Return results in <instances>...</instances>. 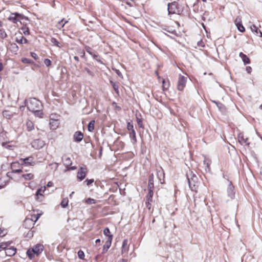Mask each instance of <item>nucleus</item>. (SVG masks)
<instances>
[{"mask_svg":"<svg viewBox=\"0 0 262 262\" xmlns=\"http://www.w3.org/2000/svg\"><path fill=\"white\" fill-rule=\"evenodd\" d=\"M28 109L33 113L35 116L42 118L43 115L41 102L35 98H31L26 101Z\"/></svg>","mask_w":262,"mask_h":262,"instance_id":"f257e3e1","label":"nucleus"},{"mask_svg":"<svg viewBox=\"0 0 262 262\" xmlns=\"http://www.w3.org/2000/svg\"><path fill=\"white\" fill-rule=\"evenodd\" d=\"M186 176L190 189L192 191H196V188L198 186V177L191 170L187 172Z\"/></svg>","mask_w":262,"mask_h":262,"instance_id":"f03ea898","label":"nucleus"},{"mask_svg":"<svg viewBox=\"0 0 262 262\" xmlns=\"http://www.w3.org/2000/svg\"><path fill=\"white\" fill-rule=\"evenodd\" d=\"M8 19L13 23L17 24L19 22L20 24L24 25V22H22V20L26 19V17L23 14L15 12L11 13Z\"/></svg>","mask_w":262,"mask_h":262,"instance_id":"7ed1b4c3","label":"nucleus"},{"mask_svg":"<svg viewBox=\"0 0 262 262\" xmlns=\"http://www.w3.org/2000/svg\"><path fill=\"white\" fill-rule=\"evenodd\" d=\"M187 78L184 76L180 75L178 81L177 89L179 91H182L186 85Z\"/></svg>","mask_w":262,"mask_h":262,"instance_id":"20e7f679","label":"nucleus"},{"mask_svg":"<svg viewBox=\"0 0 262 262\" xmlns=\"http://www.w3.org/2000/svg\"><path fill=\"white\" fill-rule=\"evenodd\" d=\"M32 147L35 149H40L45 145L44 141L41 139H36L31 143Z\"/></svg>","mask_w":262,"mask_h":262,"instance_id":"39448f33","label":"nucleus"},{"mask_svg":"<svg viewBox=\"0 0 262 262\" xmlns=\"http://www.w3.org/2000/svg\"><path fill=\"white\" fill-rule=\"evenodd\" d=\"M87 172L86 167H80L77 173V179L79 181L83 180L86 176V173Z\"/></svg>","mask_w":262,"mask_h":262,"instance_id":"423d86ee","label":"nucleus"},{"mask_svg":"<svg viewBox=\"0 0 262 262\" xmlns=\"http://www.w3.org/2000/svg\"><path fill=\"white\" fill-rule=\"evenodd\" d=\"M178 4L176 2H173L168 5V11L169 14L177 13L178 11Z\"/></svg>","mask_w":262,"mask_h":262,"instance_id":"0eeeda50","label":"nucleus"},{"mask_svg":"<svg viewBox=\"0 0 262 262\" xmlns=\"http://www.w3.org/2000/svg\"><path fill=\"white\" fill-rule=\"evenodd\" d=\"M227 192L228 196L231 199H233L235 196V190L234 187L232 185L231 182H229V184L227 187Z\"/></svg>","mask_w":262,"mask_h":262,"instance_id":"6e6552de","label":"nucleus"},{"mask_svg":"<svg viewBox=\"0 0 262 262\" xmlns=\"http://www.w3.org/2000/svg\"><path fill=\"white\" fill-rule=\"evenodd\" d=\"M20 160L23 161L22 164H24L26 166H34L35 164V162L34 161V158L32 157L21 159Z\"/></svg>","mask_w":262,"mask_h":262,"instance_id":"1a4fd4ad","label":"nucleus"},{"mask_svg":"<svg viewBox=\"0 0 262 262\" xmlns=\"http://www.w3.org/2000/svg\"><path fill=\"white\" fill-rule=\"evenodd\" d=\"M5 254L7 256L11 257L15 254L16 253V249L14 247H7L5 249Z\"/></svg>","mask_w":262,"mask_h":262,"instance_id":"9d476101","label":"nucleus"},{"mask_svg":"<svg viewBox=\"0 0 262 262\" xmlns=\"http://www.w3.org/2000/svg\"><path fill=\"white\" fill-rule=\"evenodd\" d=\"M238 140L239 143L242 145H249V142H248V139L247 137H245L243 134L240 133L238 135Z\"/></svg>","mask_w":262,"mask_h":262,"instance_id":"9b49d317","label":"nucleus"},{"mask_svg":"<svg viewBox=\"0 0 262 262\" xmlns=\"http://www.w3.org/2000/svg\"><path fill=\"white\" fill-rule=\"evenodd\" d=\"M19 167V164L17 162H13L11 165V167L12 170V172L15 173H20L21 172H22V170L21 168H17Z\"/></svg>","mask_w":262,"mask_h":262,"instance_id":"f8f14e48","label":"nucleus"},{"mask_svg":"<svg viewBox=\"0 0 262 262\" xmlns=\"http://www.w3.org/2000/svg\"><path fill=\"white\" fill-rule=\"evenodd\" d=\"M129 249V245L128 244V240L124 239L122 242V245L121 247V253L123 254L127 253Z\"/></svg>","mask_w":262,"mask_h":262,"instance_id":"ddd939ff","label":"nucleus"},{"mask_svg":"<svg viewBox=\"0 0 262 262\" xmlns=\"http://www.w3.org/2000/svg\"><path fill=\"white\" fill-rule=\"evenodd\" d=\"M59 123L58 120L50 119L49 125L51 129H56L59 126Z\"/></svg>","mask_w":262,"mask_h":262,"instance_id":"4468645a","label":"nucleus"},{"mask_svg":"<svg viewBox=\"0 0 262 262\" xmlns=\"http://www.w3.org/2000/svg\"><path fill=\"white\" fill-rule=\"evenodd\" d=\"M83 138V134L80 132L77 131L74 134V139L76 142H79L82 141Z\"/></svg>","mask_w":262,"mask_h":262,"instance_id":"2eb2a0df","label":"nucleus"},{"mask_svg":"<svg viewBox=\"0 0 262 262\" xmlns=\"http://www.w3.org/2000/svg\"><path fill=\"white\" fill-rule=\"evenodd\" d=\"M32 249H33V251H34V252L37 255H38L39 254L41 253L42 252V251H43V246L42 245H41V244H37Z\"/></svg>","mask_w":262,"mask_h":262,"instance_id":"dca6fc26","label":"nucleus"},{"mask_svg":"<svg viewBox=\"0 0 262 262\" xmlns=\"http://www.w3.org/2000/svg\"><path fill=\"white\" fill-rule=\"evenodd\" d=\"M154 187V174L152 173L150 174L148 179V190H152Z\"/></svg>","mask_w":262,"mask_h":262,"instance_id":"f3484780","label":"nucleus"},{"mask_svg":"<svg viewBox=\"0 0 262 262\" xmlns=\"http://www.w3.org/2000/svg\"><path fill=\"white\" fill-rule=\"evenodd\" d=\"M62 160L63 163L64 165L66 167H68L72 164V161L71 158L67 157L66 156H64L62 158Z\"/></svg>","mask_w":262,"mask_h":262,"instance_id":"a211bd4d","label":"nucleus"},{"mask_svg":"<svg viewBox=\"0 0 262 262\" xmlns=\"http://www.w3.org/2000/svg\"><path fill=\"white\" fill-rule=\"evenodd\" d=\"M239 57L242 59L243 61L245 64H249L250 62V59L247 57V55L244 54L243 53L241 52L239 55Z\"/></svg>","mask_w":262,"mask_h":262,"instance_id":"6ab92c4d","label":"nucleus"},{"mask_svg":"<svg viewBox=\"0 0 262 262\" xmlns=\"http://www.w3.org/2000/svg\"><path fill=\"white\" fill-rule=\"evenodd\" d=\"M112 241V236H111L109 239H107V241L105 242V245L103 246V252L107 251V250L110 248L111 245Z\"/></svg>","mask_w":262,"mask_h":262,"instance_id":"aec40b11","label":"nucleus"},{"mask_svg":"<svg viewBox=\"0 0 262 262\" xmlns=\"http://www.w3.org/2000/svg\"><path fill=\"white\" fill-rule=\"evenodd\" d=\"M251 30L255 33V34L257 35H258V33H259V36L262 37V32L258 30V28L255 25H252L250 27Z\"/></svg>","mask_w":262,"mask_h":262,"instance_id":"412c9836","label":"nucleus"},{"mask_svg":"<svg viewBox=\"0 0 262 262\" xmlns=\"http://www.w3.org/2000/svg\"><path fill=\"white\" fill-rule=\"evenodd\" d=\"M68 22V20H66L64 18L62 19L60 21H59L58 22L57 25H56V27L59 29H61L66 24H67Z\"/></svg>","mask_w":262,"mask_h":262,"instance_id":"4be33fe9","label":"nucleus"},{"mask_svg":"<svg viewBox=\"0 0 262 262\" xmlns=\"http://www.w3.org/2000/svg\"><path fill=\"white\" fill-rule=\"evenodd\" d=\"M15 41L20 44L27 43L28 42V40L24 36H20L19 38L17 37Z\"/></svg>","mask_w":262,"mask_h":262,"instance_id":"5701e85b","label":"nucleus"},{"mask_svg":"<svg viewBox=\"0 0 262 262\" xmlns=\"http://www.w3.org/2000/svg\"><path fill=\"white\" fill-rule=\"evenodd\" d=\"M211 161L210 159L206 158V157L204 158V164L206 166V170H207V169L208 170H210V165L211 164Z\"/></svg>","mask_w":262,"mask_h":262,"instance_id":"b1692460","label":"nucleus"},{"mask_svg":"<svg viewBox=\"0 0 262 262\" xmlns=\"http://www.w3.org/2000/svg\"><path fill=\"white\" fill-rule=\"evenodd\" d=\"M36 254L33 251V249H29L27 251V254L28 257L32 259L34 257V254Z\"/></svg>","mask_w":262,"mask_h":262,"instance_id":"393cba45","label":"nucleus"},{"mask_svg":"<svg viewBox=\"0 0 262 262\" xmlns=\"http://www.w3.org/2000/svg\"><path fill=\"white\" fill-rule=\"evenodd\" d=\"M153 190H148V192L146 196V202H152L153 196Z\"/></svg>","mask_w":262,"mask_h":262,"instance_id":"a878e982","label":"nucleus"},{"mask_svg":"<svg viewBox=\"0 0 262 262\" xmlns=\"http://www.w3.org/2000/svg\"><path fill=\"white\" fill-rule=\"evenodd\" d=\"M129 137L133 140L134 142H136L137 139L136 136V132L135 130L129 131Z\"/></svg>","mask_w":262,"mask_h":262,"instance_id":"bb28decb","label":"nucleus"},{"mask_svg":"<svg viewBox=\"0 0 262 262\" xmlns=\"http://www.w3.org/2000/svg\"><path fill=\"white\" fill-rule=\"evenodd\" d=\"M103 234L108 237V239L112 236V240L113 239V235L111 234L110 229L106 227L103 230Z\"/></svg>","mask_w":262,"mask_h":262,"instance_id":"cd10ccee","label":"nucleus"},{"mask_svg":"<svg viewBox=\"0 0 262 262\" xmlns=\"http://www.w3.org/2000/svg\"><path fill=\"white\" fill-rule=\"evenodd\" d=\"M95 121H91L88 124V130L90 132H92L94 129Z\"/></svg>","mask_w":262,"mask_h":262,"instance_id":"c85d7f7f","label":"nucleus"},{"mask_svg":"<svg viewBox=\"0 0 262 262\" xmlns=\"http://www.w3.org/2000/svg\"><path fill=\"white\" fill-rule=\"evenodd\" d=\"M26 125L29 131H31L34 129V125L32 122L28 121L27 122Z\"/></svg>","mask_w":262,"mask_h":262,"instance_id":"c756f323","label":"nucleus"},{"mask_svg":"<svg viewBox=\"0 0 262 262\" xmlns=\"http://www.w3.org/2000/svg\"><path fill=\"white\" fill-rule=\"evenodd\" d=\"M21 61L24 63H28V64H33L34 61L31 59L27 58H23L21 59Z\"/></svg>","mask_w":262,"mask_h":262,"instance_id":"7c9ffc66","label":"nucleus"},{"mask_svg":"<svg viewBox=\"0 0 262 262\" xmlns=\"http://www.w3.org/2000/svg\"><path fill=\"white\" fill-rule=\"evenodd\" d=\"M236 27L239 31L241 32H243L245 31V28L243 26V25L241 23V22L236 23Z\"/></svg>","mask_w":262,"mask_h":262,"instance_id":"2f4dec72","label":"nucleus"},{"mask_svg":"<svg viewBox=\"0 0 262 262\" xmlns=\"http://www.w3.org/2000/svg\"><path fill=\"white\" fill-rule=\"evenodd\" d=\"M157 176H158L160 181L161 182V183H163V182H161V180H162L161 178H163V179H164V173L163 171L162 170V171L159 170V171H157Z\"/></svg>","mask_w":262,"mask_h":262,"instance_id":"473e14b6","label":"nucleus"},{"mask_svg":"<svg viewBox=\"0 0 262 262\" xmlns=\"http://www.w3.org/2000/svg\"><path fill=\"white\" fill-rule=\"evenodd\" d=\"M23 177L25 179L27 180H31L33 178V174L30 173L27 174H24L23 175Z\"/></svg>","mask_w":262,"mask_h":262,"instance_id":"72a5a7b5","label":"nucleus"},{"mask_svg":"<svg viewBox=\"0 0 262 262\" xmlns=\"http://www.w3.org/2000/svg\"><path fill=\"white\" fill-rule=\"evenodd\" d=\"M68 199L67 198H64L61 202V206L62 208H66L68 205Z\"/></svg>","mask_w":262,"mask_h":262,"instance_id":"f704fd0d","label":"nucleus"},{"mask_svg":"<svg viewBox=\"0 0 262 262\" xmlns=\"http://www.w3.org/2000/svg\"><path fill=\"white\" fill-rule=\"evenodd\" d=\"M7 36V34L5 32V30L3 29H0V37L2 39H4L6 38Z\"/></svg>","mask_w":262,"mask_h":262,"instance_id":"c9c22d12","label":"nucleus"},{"mask_svg":"<svg viewBox=\"0 0 262 262\" xmlns=\"http://www.w3.org/2000/svg\"><path fill=\"white\" fill-rule=\"evenodd\" d=\"M46 189V187H44L43 189L42 188L38 189L36 192V195L38 197L39 195H42V193L44 192Z\"/></svg>","mask_w":262,"mask_h":262,"instance_id":"e433bc0d","label":"nucleus"},{"mask_svg":"<svg viewBox=\"0 0 262 262\" xmlns=\"http://www.w3.org/2000/svg\"><path fill=\"white\" fill-rule=\"evenodd\" d=\"M91 56L93 57L94 59L98 62H101L99 56L96 52L95 51Z\"/></svg>","mask_w":262,"mask_h":262,"instance_id":"4c0bfd02","label":"nucleus"},{"mask_svg":"<svg viewBox=\"0 0 262 262\" xmlns=\"http://www.w3.org/2000/svg\"><path fill=\"white\" fill-rule=\"evenodd\" d=\"M10 243L8 242L6 243H2L0 244V251L2 249H5L7 247H9Z\"/></svg>","mask_w":262,"mask_h":262,"instance_id":"58836bf2","label":"nucleus"},{"mask_svg":"<svg viewBox=\"0 0 262 262\" xmlns=\"http://www.w3.org/2000/svg\"><path fill=\"white\" fill-rule=\"evenodd\" d=\"M51 42L55 46L58 47H60V43L58 41V40L55 38H51Z\"/></svg>","mask_w":262,"mask_h":262,"instance_id":"ea45409f","label":"nucleus"},{"mask_svg":"<svg viewBox=\"0 0 262 262\" xmlns=\"http://www.w3.org/2000/svg\"><path fill=\"white\" fill-rule=\"evenodd\" d=\"M111 83H112L113 89L114 91L116 92L117 94H119V87L117 84H116L115 82H113L112 81H111Z\"/></svg>","mask_w":262,"mask_h":262,"instance_id":"a19ab883","label":"nucleus"},{"mask_svg":"<svg viewBox=\"0 0 262 262\" xmlns=\"http://www.w3.org/2000/svg\"><path fill=\"white\" fill-rule=\"evenodd\" d=\"M85 49L86 51L91 55H92L93 53L95 52V51H94L93 49L89 46H85Z\"/></svg>","mask_w":262,"mask_h":262,"instance_id":"79ce46f5","label":"nucleus"},{"mask_svg":"<svg viewBox=\"0 0 262 262\" xmlns=\"http://www.w3.org/2000/svg\"><path fill=\"white\" fill-rule=\"evenodd\" d=\"M3 116L5 117L10 119L12 116V115L10 114V112L8 111H5L3 112Z\"/></svg>","mask_w":262,"mask_h":262,"instance_id":"37998d69","label":"nucleus"},{"mask_svg":"<svg viewBox=\"0 0 262 262\" xmlns=\"http://www.w3.org/2000/svg\"><path fill=\"white\" fill-rule=\"evenodd\" d=\"M78 256L80 259H84L85 255H84L83 251L82 250H79L78 252Z\"/></svg>","mask_w":262,"mask_h":262,"instance_id":"c03bdc74","label":"nucleus"},{"mask_svg":"<svg viewBox=\"0 0 262 262\" xmlns=\"http://www.w3.org/2000/svg\"><path fill=\"white\" fill-rule=\"evenodd\" d=\"M85 202L88 204H95L96 201L95 200L92 198H88L86 200Z\"/></svg>","mask_w":262,"mask_h":262,"instance_id":"a18cd8bd","label":"nucleus"},{"mask_svg":"<svg viewBox=\"0 0 262 262\" xmlns=\"http://www.w3.org/2000/svg\"><path fill=\"white\" fill-rule=\"evenodd\" d=\"M127 128L129 131H132V130H135L134 129V126H133V123H130L129 122H127Z\"/></svg>","mask_w":262,"mask_h":262,"instance_id":"49530a36","label":"nucleus"},{"mask_svg":"<svg viewBox=\"0 0 262 262\" xmlns=\"http://www.w3.org/2000/svg\"><path fill=\"white\" fill-rule=\"evenodd\" d=\"M78 54L80 55L81 57H83L85 55V52L83 50H81L80 49H78L77 50Z\"/></svg>","mask_w":262,"mask_h":262,"instance_id":"de8ad7c7","label":"nucleus"},{"mask_svg":"<svg viewBox=\"0 0 262 262\" xmlns=\"http://www.w3.org/2000/svg\"><path fill=\"white\" fill-rule=\"evenodd\" d=\"M137 121L139 127L140 128H143V125L142 119L137 118Z\"/></svg>","mask_w":262,"mask_h":262,"instance_id":"09e8293b","label":"nucleus"},{"mask_svg":"<svg viewBox=\"0 0 262 262\" xmlns=\"http://www.w3.org/2000/svg\"><path fill=\"white\" fill-rule=\"evenodd\" d=\"M212 102L214 103H215L216 104V105L217 106V107L220 109V110H221V108L224 107V105L220 103V102H217V101H215V100H212Z\"/></svg>","mask_w":262,"mask_h":262,"instance_id":"8fccbe9b","label":"nucleus"},{"mask_svg":"<svg viewBox=\"0 0 262 262\" xmlns=\"http://www.w3.org/2000/svg\"><path fill=\"white\" fill-rule=\"evenodd\" d=\"M51 61L49 59H45L44 60V63L47 67H49L51 64Z\"/></svg>","mask_w":262,"mask_h":262,"instance_id":"3c124183","label":"nucleus"},{"mask_svg":"<svg viewBox=\"0 0 262 262\" xmlns=\"http://www.w3.org/2000/svg\"><path fill=\"white\" fill-rule=\"evenodd\" d=\"M94 181V179H86L84 182L86 183L88 186H89L90 185L92 184Z\"/></svg>","mask_w":262,"mask_h":262,"instance_id":"603ef678","label":"nucleus"},{"mask_svg":"<svg viewBox=\"0 0 262 262\" xmlns=\"http://www.w3.org/2000/svg\"><path fill=\"white\" fill-rule=\"evenodd\" d=\"M151 202H145L146 207L149 210H150L151 208Z\"/></svg>","mask_w":262,"mask_h":262,"instance_id":"864d4df0","label":"nucleus"},{"mask_svg":"<svg viewBox=\"0 0 262 262\" xmlns=\"http://www.w3.org/2000/svg\"><path fill=\"white\" fill-rule=\"evenodd\" d=\"M23 30H24V33L25 35H29V30L28 28H22L21 29Z\"/></svg>","mask_w":262,"mask_h":262,"instance_id":"5fc2aeb1","label":"nucleus"},{"mask_svg":"<svg viewBox=\"0 0 262 262\" xmlns=\"http://www.w3.org/2000/svg\"><path fill=\"white\" fill-rule=\"evenodd\" d=\"M31 56L32 57H33L35 60L38 59V56L35 53L31 52Z\"/></svg>","mask_w":262,"mask_h":262,"instance_id":"6e6d98bb","label":"nucleus"},{"mask_svg":"<svg viewBox=\"0 0 262 262\" xmlns=\"http://www.w3.org/2000/svg\"><path fill=\"white\" fill-rule=\"evenodd\" d=\"M50 165H53L55 169L56 170L58 167V163L55 162L54 163L50 164Z\"/></svg>","mask_w":262,"mask_h":262,"instance_id":"4d7b16f0","label":"nucleus"},{"mask_svg":"<svg viewBox=\"0 0 262 262\" xmlns=\"http://www.w3.org/2000/svg\"><path fill=\"white\" fill-rule=\"evenodd\" d=\"M246 69V71L248 73H249V74L251 73V71H252L251 67H250L249 66L247 67Z\"/></svg>","mask_w":262,"mask_h":262,"instance_id":"13d9d810","label":"nucleus"},{"mask_svg":"<svg viewBox=\"0 0 262 262\" xmlns=\"http://www.w3.org/2000/svg\"><path fill=\"white\" fill-rule=\"evenodd\" d=\"M12 46H13V48L15 51H17L18 50V47L15 43L12 45Z\"/></svg>","mask_w":262,"mask_h":262,"instance_id":"bf43d9fd","label":"nucleus"},{"mask_svg":"<svg viewBox=\"0 0 262 262\" xmlns=\"http://www.w3.org/2000/svg\"><path fill=\"white\" fill-rule=\"evenodd\" d=\"M76 169V166H72V167H69V168H68V169L67 170H75Z\"/></svg>","mask_w":262,"mask_h":262,"instance_id":"052dcab7","label":"nucleus"},{"mask_svg":"<svg viewBox=\"0 0 262 262\" xmlns=\"http://www.w3.org/2000/svg\"><path fill=\"white\" fill-rule=\"evenodd\" d=\"M47 187H50L53 186V183L51 181L49 182L47 184Z\"/></svg>","mask_w":262,"mask_h":262,"instance_id":"680f3d73","label":"nucleus"},{"mask_svg":"<svg viewBox=\"0 0 262 262\" xmlns=\"http://www.w3.org/2000/svg\"><path fill=\"white\" fill-rule=\"evenodd\" d=\"M3 70V65L2 62H0V72Z\"/></svg>","mask_w":262,"mask_h":262,"instance_id":"e2e57ef3","label":"nucleus"},{"mask_svg":"<svg viewBox=\"0 0 262 262\" xmlns=\"http://www.w3.org/2000/svg\"><path fill=\"white\" fill-rule=\"evenodd\" d=\"M85 70L88 73H89V74H91V71L88 68H85Z\"/></svg>","mask_w":262,"mask_h":262,"instance_id":"0e129e2a","label":"nucleus"},{"mask_svg":"<svg viewBox=\"0 0 262 262\" xmlns=\"http://www.w3.org/2000/svg\"><path fill=\"white\" fill-rule=\"evenodd\" d=\"M4 235H5V234L3 233V230H2L0 229V236H2Z\"/></svg>","mask_w":262,"mask_h":262,"instance_id":"69168bd1","label":"nucleus"},{"mask_svg":"<svg viewBox=\"0 0 262 262\" xmlns=\"http://www.w3.org/2000/svg\"><path fill=\"white\" fill-rule=\"evenodd\" d=\"M74 59L76 61H77V62H78V61H79V58H78V56H74Z\"/></svg>","mask_w":262,"mask_h":262,"instance_id":"338daca9","label":"nucleus"},{"mask_svg":"<svg viewBox=\"0 0 262 262\" xmlns=\"http://www.w3.org/2000/svg\"><path fill=\"white\" fill-rule=\"evenodd\" d=\"M116 73L117 74V75L118 76H121V73L119 70L116 71Z\"/></svg>","mask_w":262,"mask_h":262,"instance_id":"774afa93","label":"nucleus"}]
</instances>
